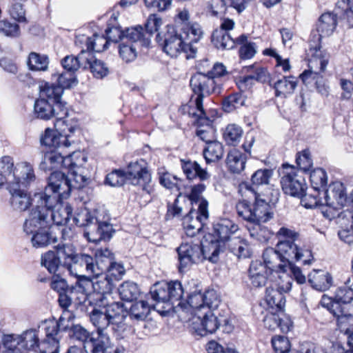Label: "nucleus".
<instances>
[{"mask_svg": "<svg viewBox=\"0 0 353 353\" xmlns=\"http://www.w3.org/2000/svg\"><path fill=\"white\" fill-rule=\"evenodd\" d=\"M188 114L194 118V124L198 128L196 134L201 140L206 143V145L210 142L214 141L213 129L211 126L212 120L206 116L204 110H195L192 108L188 110Z\"/></svg>", "mask_w": 353, "mask_h": 353, "instance_id": "23", "label": "nucleus"}, {"mask_svg": "<svg viewBox=\"0 0 353 353\" xmlns=\"http://www.w3.org/2000/svg\"><path fill=\"white\" fill-rule=\"evenodd\" d=\"M219 248L214 244L200 243L193 241L182 243L177 248L178 268L180 272L185 271L192 264L199 263L204 259L216 263Z\"/></svg>", "mask_w": 353, "mask_h": 353, "instance_id": "5", "label": "nucleus"}, {"mask_svg": "<svg viewBox=\"0 0 353 353\" xmlns=\"http://www.w3.org/2000/svg\"><path fill=\"white\" fill-rule=\"evenodd\" d=\"M144 33L141 26L128 28L124 30V41L128 43H136L137 46L141 47L145 46L148 47L150 44V37L146 34V30Z\"/></svg>", "mask_w": 353, "mask_h": 353, "instance_id": "35", "label": "nucleus"}, {"mask_svg": "<svg viewBox=\"0 0 353 353\" xmlns=\"http://www.w3.org/2000/svg\"><path fill=\"white\" fill-rule=\"evenodd\" d=\"M94 258L90 255L86 254H77L69 272L71 274L78 272L79 274L85 273L89 276H94Z\"/></svg>", "mask_w": 353, "mask_h": 353, "instance_id": "33", "label": "nucleus"}, {"mask_svg": "<svg viewBox=\"0 0 353 353\" xmlns=\"http://www.w3.org/2000/svg\"><path fill=\"white\" fill-rule=\"evenodd\" d=\"M98 296L99 298L97 297L94 299V297H91V300L92 301H98L97 303H95V305L99 307H102L111 321L123 312V304L122 303L115 301L109 303L107 298L103 299V296L100 294Z\"/></svg>", "mask_w": 353, "mask_h": 353, "instance_id": "40", "label": "nucleus"}, {"mask_svg": "<svg viewBox=\"0 0 353 353\" xmlns=\"http://www.w3.org/2000/svg\"><path fill=\"white\" fill-rule=\"evenodd\" d=\"M236 44L241 45L239 54L241 59H250L254 57L257 52L256 43L249 41L245 34H241L236 39Z\"/></svg>", "mask_w": 353, "mask_h": 353, "instance_id": "43", "label": "nucleus"}, {"mask_svg": "<svg viewBox=\"0 0 353 353\" xmlns=\"http://www.w3.org/2000/svg\"><path fill=\"white\" fill-rule=\"evenodd\" d=\"M281 282L275 284V286H269L266 288L265 300L268 306L270 312H279L283 314L285 305V296L284 293L288 292L292 288V279L288 274L280 276Z\"/></svg>", "mask_w": 353, "mask_h": 353, "instance_id": "13", "label": "nucleus"}, {"mask_svg": "<svg viewBox=\"0 0 353 353\" xmlns=\"http://www.w3.org/2000/svg\"><path fill=\"white\" fill-rule=\"evenodd\" d=\"M36 330L30 329L21 334H7L2 339L4 350L3 353H23L24 350H39L41 343Z\"/></svg>", "mask_w": 353, "mask_h": 353, "instance_id": "10", "label": "nucleus"}, {"mask_svg": "<svg viewBox=\"0 0 353 353\" xmlns=\"http://www.w3.org/2000/svg\"><path fill=\"white\" fill-rule=\"evenodd\" d=\"M63 92L61 87H59L54 83H46L41 87L40 98H43L56 105L57 103H64L61 101Z\"/></svg>", "mask_w": 353, "mask_h": 353, "instance_id": "42", "label": "nucleus"}, {"mask_svg": "<svg viewBox=\"0 0 353 353\" xmlns=\"http://www.w3.org/2000/svg\"><path fill=\"white\" fill-rule=\"evenodd\" d=\"M188 303L192 310L193 316L205 311L203 307H208L205 305V293L202 294L200 292L192 293L188 296Z\"/></svg>", "mask_w": 353, "mask_h": 353, "instance_id": "59", "label": "nucleus"}, {"mask_svg": "<svg viewBox=\"0 0 353 353\" xmlns=\"http://www.w3.org/2000/svg\"><path fill=\"white\" fill-rule=\"evenodd\" d=\"M34 110L35 115L39 119L49 120L53 117L56 118L54 127L62 132H65L64 125L68 122L65 118L68 114L65 103L56 105L43 98H39L34 103Z\"/></svg>", "mask_w": 353, "mask_h": 353, "instance_id": "11", "label": "nucleus"}, {"mask_svg": "<svg viewBox=\"0 0 353 353\" xmlns=\"http://www.w3.org/2000/svg\"><path fill=\"white\" fill-rule=\"evenodd\" d=\"M308 281L314 289L323 292L330 289L333 279L329 272L321 270H314L308 275Z\"/></svg>", "mask_w": 353, "mask_h": 353, "instance_id": "31", "label": "nucleus"}, {"mask_svg": "<svg viewBox=\"0 0 353 353\" xmlns=\"http://www.w3.org/2000/svg\"><path fill=\"white\" fill-rule=\"evenodd\" d=\"M308 56L311 58L309 60V68L307 70H305L301 75L300 78L305 84H309L313 81L315 82L321 78L320 72L325 70L328 63V54L322 51L321 46L319 43L310 44V48L307 52Z\"/></svg>", "mask_w": 353, "mask_h": 353, "instance_id": "12", "label": "nucleus"}, {"mask_svg": "<svg viewBox=\"0 0 353 353\" xmlns=\"http://www.w3.org/2000/svg\"><path fill=\"white\" fill-rule=\"evenodd\" d=\"M181 166L186 178L189 180L199 178L201 181H206L210 178V174L206 168H201L196 161L181 159Z\"/></svg>", "mask_w": 353, "mask_h": 353, "instance_id": "30", "label": "nucleus"}, {"mask_svg": "<svg viewBox=\"0 0 353 353\" xmlns=\"http://www.w3.org/2000/svg\"><path fill=\"white\" fill-rule=\"evenodd\" d=\"M245 99L241 94L235 93L226 97L222 103L223 109L225 112H230L234 109L244 105Z\"/></svg>", "mask_w": 353, "mask_h": 353, "instance_id": "61", "label": "nucleus"}, {"mask_svg": "<svg viewBox=\"0 0 353 353\" xmlns=\"http://www.w3.org/2000/svg\"><path fill=\"white\" fill-rule=\"evenodd\" d=\"M86 161V157L80 152H74L71 154L63 157L61 154V164L63 168L71 172L79 165H83Z\"/></svg>", "mask_w": 353, "mask_h": 353, "instance_id": "53", "label": "nucleus"}, {"mask_svg": "<svg viewBox=\"0 0 353 353\" xmlns=\"http://www.w3.org/2000/svg\"><path fill=\"white\" fill-rule=\"evenodd\" d=\"M61 152L54 150L46 152L41 167L46 170H52L57 168L61 164Z\"/></svg>", "mask_w": 353, "mask_h": 353, "instance_id": "60", "label": "nucleus"}, {"mask_svg": "<svg viewBox=\"0 0 353 353\" xmlns=\"http://www.w3.org/2000/svg\"><path fill=\"white\" fill-rule=\"evenodd\" d=\"M139 46L134 43L122 41L119 46V53L121 58L126 63L133 61L137 57Z\"/></svg>", "mask_w": 353, "mask_h": 353, "instance_id": "55", "label": "nucleus"}, {"mask_svg": "<svg viewBox=\"0 0 353 353\" xmlns=\"http://www.w3.org/2000/svg\"><path fill=\"white\" fill-rule=\"evenodd\" d=\"M41 264L49 272L55 274L60 267H63L55 250H49L41 255Z\"/></svg>", "mask_w": 353, "mask_h": 353, "instance_id": "51", "label": "nucleus"}, {"mask_svg": "<svg viewBox=\"0 0 353 353\" xmlns=\"http://www.w3.org/2000/svg\"><path fill=\"white\" fill-rule=\"evenodd\" d=\"M109 41L106 37L100 36L97 34H93L92 37H86L85 43L87 52L90 50L95 52H101L108 48Z\"/></svg>", "mask_w": 353, "mask_h": 353, "instance_id": "58", "label": "nucleus"}, {"mask_svg": "<svg viewBox=\"0 0 353 353\" xmlns=\"http://www.w3.org/2000/svg\"><path fill=\"white\" fill-rule=\"evenodd\" d=\"M43 228H38L32 233H27L28 234H32L31 237V242L32 246L34 248H43L48 246L51 243H56L58 238L52 234L54 230H41L37 231Z\"/></svg>", "mask_w": 353, "mask_h": 353, "instance_id": "39", "label": "nucleus"}, {"mask_svg": "<svg viewBox=\"0 0 353 353\" xmlns=\"http://www.w3.org/2000/svg\"><path fill=\"white\" fill-rule=\"evenodd\" d=\"M334 304L348 303L353 300V274L349 277L343 286L339 287L334 296Z\"/></svg>", "mask_w": 353, "mask_h": 353, "instance_id": "44", "label": "nucleus"}, {"mask_svg": "<svg viewBox=\"0 0 353 353\" xmlns=\"http://www.w3.org/2000/svg\"><path fill=\"white\" fill-rule=\"evenodd\" d=\"M185 37H183L188 44L189 50L195 53L196 50L192 47L193 43H197L203 35V31L201 26L199 23H187L186 27H183Z\"/></svg>", "mask_w": 353, "mask_h": 353, "instance_id": "48", "label": "nucleus"}, {"mask_svg": "<svg viewBox=\"0 0 353 353\" xmlns=\"http://www.w3.org/2000/svg\"><path fill=\"white\" fill-rule=\"evenodd\" d=\"M297 85V80L294 77H283L274 83L276 97L286 98L292 94Z\"/></svg>", "mask_w": 353, "mask_h": 353, "instance_id": "38", "label": "nucleus"}, {"mask_svg": "<svg viewBox=\"0 0 353 353\" xmlns=\"http://www.w3.org/2000/svg\"><path fill=\"white\" fill-rule=\"evenodd\" d=\"M325 204L327 208L322 210L324 216L332 219L336 217L335 211L347 204L345 188L341 182L332 183L328 188L324 190Z\"/></svg>", "mask_w": 353, "mask_h": 353, "instance_id": "14", "label": "nucleus"}, {"mask_svg": "<svg viewBox=\"0 0 353 353\" xmlns=\"http://www.w3.org/2000/svg\"><path fill=\"white\" fill-rule=\"evenodd\" d=\"M169 284L165 282L157 283L150 289L152 299L157 302L167 303L169 301Z\"/></svg>", "mask_w": 353, "mask_h": 353, "instance_id": "56", "label": "nucleus"}, {"mask_svg": "<svg viewBox=\"0 0 353 353\" xmlns=\"http://www.w3.org/2000/svg\"><path fill=\"white\" fill-rule=\"evenodd\" d=\"M96 278L93 280L92 288L94 292L90 294V302L97 303L98 301H92L91 297L94 299L99 298L100 294L103 296V299H106V294H110L113 289L114 282L112 278L107 276L104 273L99 276H94Z\"/></svg>", "mask_w": 353, "mask_h": 353, "instance_id": "28", "label": "nucleus"}, {"mask_svg": "<svg viewBox=\"0 0 353 353\" xmlns=\"http://www.w3.org/2000/svg\"><path fill=\"white\" fill-rule=\"evenodd\" d=\"M239 230V226L229 219H221L213 225V237L210 241H205L208 244H214L219 248L216 252V259L219 254L223 252L234 237L232 236Z\"/></svg>", "mask_w": 353, "mask_h": 353, "instance_id": "15", "label": "nucleus"}, {"mask_svg": "<svg viewBox=\"0 0 353 353\" xmlns=\"http://www.w3.org/2000/svg\"><path fill=\"white\" fill-rule=\"evenodd\" d=\"M98 210L89 211L81 209L73 217L74 223L85 228L84 236L90 241L97 243L110 240L114 232L112 225L107 221L101 220Z\"/></svg>", "mask_w": 353, "mask_h": 353, "instance_id": "4", "label": "nucleus"}, {"mask_svg": "<svg viewBox=\"0 0 353 353\" xmlns=\"http://www.w3.org/2000/svg\"><path fill=\"white\" fill-rule=\"evenodd\" d=\"M87 52L83 50L77 57L73 55L65 57L61 61L62 66L67 72L73 74L81 68L86 69V64L85 63L88 61Z\"/></svg>", "mask_w": 353, "mask_h": 353, "instance_id": "37", "label": "nucleus"}, {"mask_svg": "<svg viewBox=\"0 0 353 353\" xmlns=\"http://www.w3.org/2000/svg\"><path fill=\"white\" fill-rule=\"evenodd\" d=\"M311 185L313 191H324L327 183V176L325 171L322 168H316L312 171L310 175Z\"/></svg>", "mask_w": 353, "mask_h": 353, "instance_id": "52", "label": "nucleus"}, {"mask_svg": "<svg viewBox=\"0 0 353 353\" xmlns=\"http://www.w3.org/2000/svg\"><path fill=\"white\" fill-rule=\"evenodd\" d=\"M114 254L108 248L98 249L94 259V276L103 274L114 262Z\"/></svg>", "mask_w": 353, "mask_h": 353, "instance_id": "32", "label": "nucleus"}, {"mask_svg": "<svg viewBox=\"0 0 353 353\" xmlns=\"http://www.w3.org/2000/svg\"><path fill=\"white\" fill-rule=\"evenodd\" d=\"M9 192L11 194L10 204L15 210L23 212L26 211L32 205V199L29 193L23 188L8 185Z\"/></svg>", "mask_w": 353, "mask_h": 353, "instance_id": "26", "label": "nucleus"}, {"mask_svg": "<svg viewBox=\"0 0 353 353\" xmlns=\"http://www.w3.org/2000/svg\"><path fill=\"white\" fill-rule=\"evenodd\" d=\"M159 183L167 189L179 190L180 179L168 172L159 171Z\"/></svg>", "mask_w": 353, "mask_h": 353, "instance_id": "63", "label": "nucleus"}, {"mask_svg": "<svg viewBox=\"0 0 353 353\" xmlns=\"http://www.w3.org/2000/svg\"><path fill=\"white\" fill-rule=\"evenodd\" d=\"M89 313L90 320L92 325L97 328V336L100 339V342L108 348L110 346L111 340L108 333L106 332L110 324L113 323L108 316L106 312L102 307H99L93 305L90 312L87 310Z\"/></svg>", "mask_w": 353, "mask_h": 353, "instance_id": "18", "label": "nucleus"}, {"mask_svg": "<svg viewBox=\"0 0 353 353\" xmlns=\"http://www.w3.org/2000/svg\"><path fill=\"white\" fill-rule=\"evenodd\" d=\"M203 312L194 315L190 319V327L193 332L199 336H204L208 334H213L222 323L225 324L226 332H230L232 327L228 325V319L216 316L208 307H203Z\"/></svg>", "mask_w": 353, "mask_h": 353, "instance_id": "9", "label": "nucleus"}, {"mask_svg": "<svg viewBox=\"0 0 353 353\" xmlns=\"http://www.w3.org/2000/svg\"><path fill=\"white\" fill-rule=\"evenodd\" d=\"M65 132H62L57 128L55 130L47 128L43 135L41 138V143L50 148L60 149L61 148H68L70 143L68 141V132H73L74 127L69 125L68 122L64 125Z\"/></svg>", "mask_w": 353, "mask_h": 353, "instance_id": "22", "label": "nucleus"}, {"mask_svg": "<svg viewBox=\"0 0 353 353\" xmlns=\"http://www.w3.org/2000/svg\"><path fill=\"white\" fill-rule=\"evenodd\" d=\"M55 249L63 267L66 268L68 271L71 270L72 264L78 254L75 247L71 243H63L57 245Z\"/></svg>", "mask_w": 353, "mask_h": 353, "instance_id": "36", "label": "nucleus"}, {"mask_svg": "<svg viewBox=\"0 0 353 353\" xmlns=\"http://www.w3.org/2000/svg\"><path fill=\"white\" fill-rule=\"evenodd\" d=\"M223 145L217 141L208 143L203 150L204 159L208 164L219 161L223 158Z\"/></svg>", "mask_w": 353, "mask_h": 353, "instance_id": "41", "label": "nucleus"}, {"mask_svg": "<svg viewBox=\"0 0 353 353\" xmlns=\"http://www.w3.org/2000/svg\"><path fill=\"white\" fill-rule=\"evenodd\" d=\"M248 273L252 285L255 288H261L266 284L270 271L261 261L256 260L252 261Z\"/></svg>", "mask_w": 353, "mask_h": 353, "instance_id": "29", "label": "nucleus"}, {"mask_svg": "<svg viewBox=\"0 0 353 353\" xmlns=\"http://www.w3.org/2000/svg\"><path fill=\"white\" fill-rule=\"evenodd\" d=\"M27 64L30 70L46 71L48 68L49 59L46 54L32 52L28 55Z\"/></svg>", "mask_w": 353, "mask_h": 353, "instance_id": "50", "label": "nucleus"}, {"mask_svg": "<svg viewBox=\"0 0 353 353\" xmlns=\"http://www.w3.org/2000/svg\"><path fill=\"white\" fill-rule=\"evenodd\" d=\"M37 199L36 205L31 210L26 219L23 230L26 233H32L38 228L55 229L57 226H63L70 219L72 213L70 205L54 208L63 199L68 198L61 193L46 186L43 192L34 194Z\"/></svg>", "mask_w": 353, "mask_h": 353, "instance_id": "3", "label": "nucleus"}, {"mask_svg": "<svg viewBox=\"0 0 353 353\" xmlns=\"http://www.w3.org/2000/svg\"><path fill=\"white\" fill-rule=\"evenodd\" d=\"M312 193H306L305 194L301 195V203L303 206L305 208H314L320 207L323 210L324 203L322 202L321 199H319L318 196L319 195L320 192H315Z\"/></svg>", "mask_w": 353, "mask_h": 353, "instance_id": "62", "label": "nucleus"}, {"mask_svg": "<svg viewBox=\"0 0 353 353\" xmlns=\"http://www.w3.org/2000/svg\"><path fill=\"white\" fill-rule=\"evenodd\" d=\"M166 32L161 36L157 35V41L162 46L163 50L171 57H176L181 52L187 53L188 44L183 37L176 32L172 26H168Z\"/></svg>", "mask_w": 353, "mask_h": 353, "instance_id": "16", "label": "nucleus"}, {"mask_svg": "<svg viewBox=\"0 0 353 353\" xmlns=\"http://www.w3.org/2000/svg\"><path fill=\"white\" fill-rule=\"evenodd\" d=\"M46 338L39 347L40 353H59L60 336L57 320L53 318L45 320L41 324Z\"/></svg>", "mask_w": 353, "mask_h": 353, "instance_id": "19", "label": "nucleus"}, {"mask_svg": "<svg viewBox=\"0 0 353 353\" xmlns=\"http://www.w3.org/2000/svg\"><path fill=\"white\" fill-rule=\"evenodd\" d=\"M337 25L336 15L332 12H325L321 14L316 25V30L319 32L318 40L322 37L330 36Z\"/></svg>", "mask_w": 353, "mask_h": 353, "instance_id": "34", "label": "nucleus"}, {"mask_svg": "<svg viewBox=\"0 0 353 353\" xmlns=\"http://www.w3.org/2000/svg\"><path fill=\"white\" fill-rule=\"evenodd\" d=\"M281 184L283 192L293 196L302 195L305 185L303 178L294 170L283 174Z\"/></svg>", "mask_w": 353, "mask_h": 353, "instance_id": "25", "label": "nucleus"}, {"mask_svg": "<svg viewBox=\"0 0 353 353\" xmlns=\"http://www.w3.org/2000/svg\"><path fill=\"white\" fill-rule=\"evenodd\" d=\"M34 180L35 174L32 165L27 162H22L17 164L13 174H9L8 185H17V187L26 188Z\"/></svg>", "mask_w": 353, "mask_h": 353, "instance_id": "24", "label": "nucleus"}, {"mask_svg": "<svg viewBox=\"0 0 353 353\" xmlns=\"http://www.w3.org/2000/svg\"><path fill=\"white\" fill-rule=\"evenodd\" d=\"M126 174L128 181L139 186L141 192H138L137 199L141 205H146L152 200L154 192L153 185L151 184L152 176L148 170L146 162L143 159L135 162H131L127 167Z\"/></svg>", "mask_w": 353, "mask_h": 353, "instance_id": "6", "label": "nucleus"}, {"mask_svg": "<svg viewBox=\"0 0 353 353\" xmlns=\"http://www.w3.org/2000/svg\"><path fill=\"white\" fill-rule=\"evenodd\" d=\"M239 259L248 258L250 255L249 245L239 237L234 239L227 245V247Z\"/></svg>", "mask_w": 353, "mask_h": 353, "instance_id": "54", "label": "nucleus"}, {"mask_svg": "<svg viewBox=\"0 0 353 353\" xmlns=\"http://www.w3.org/2000/svg\"><path fill=\"white\" fill-rule=\"evenodd\" d=\"M190 87L196 97L190 101L189 110H204L203 107V98L211 94H219L222 89L221 82L214 80L207 73L197 72L191 77Z\"/></svg>", "mask_w": 353, "mask_h": 353, "instance_id": "8", "label": "nucleus"}, {"mask_svg": "<svg viewBox=\"0 0 353 353\" xmlns=\"http://www.w3.org/2000/svg\"><path fill=\"white\" fill-rule=\"evenodd\" d=\"M82 165H79L67 175L62 172L51 173L47 186L69 197L73 189H81L88 184L89 179L85 174Z\"/></svg>", "mask_w": 353, "mask_h": 353, "instance_id": "7", "label": "nucleus"}, {"mask_svg": "<svg viewBox=\"0 0 353 353\" xmlns=\"http://www.w3.org/2000/svg\"><path fill=\"white\" fill-rule=\"evenodd\" d=\"M239 193L243 199L236 205L237 214L248 222L247 229L252 238L265 242L272 235V232L261 225L273 218L274 208L279 199V190L269 187L265 193H259L248 183L239 185Z\"/></svg>", "mask_w": 353, "mask_h": 353, "instance_id": "1", "label": "nucleus"}, {"mask_svg": "<svg viewBox=\"0 0 353 353\" xmlns=\"http://www.w3.org/2000/svg\"><path fill=\"white\" fill-rule=\"evenodd\" d=\"M233 20L224 18L221 19L219 28L215 29L212 34L211 41L213 45L220 50H230L236 45V39L232 38L229 31L234 28Z\"/></svg>", "mask_w": 353, "mask_h": 353, "instance_id": "21", "label": "nucleus"}, {"mask_svg": "<svg viewBox=\"0 0 353 353\" xmlns=\"http://www.w3.org/2000/svg\"><path fill=\"white\" fill-rule=\"evenodd\" d=\"M70 332L72 338L83 343V348L87 352L106 353L107 349L94 332L90 333L80 325H73Z\"/></svg>", "mask_w": 353, "mask_h": 353, "instance_id": "20", "label": "nucleus"}, {"mask_svg": "<svg viewBox=\"0 0 353 353\" xmlns=\"http://www.w3.org/2000/svg\"><path fill=\"white\" fill-rule=\"evenodd\" d=\"M121 299L125 301H133L140 295V290L137 284L130 281L123 282L118 288Z\"/></svg>", "mask_w": 353, "mask_h": 353, "instance_id": "49", "label": "nucleus"}, {"mask_svg": "<svg viewBox=\"0 0 353 353\" xmlns=\"http://www.w3.org/2000/svg\"><path fill=\"white\" fill-rule=\"evenodd\" d=\"M243 134L242 128L236 124L228 125L223 132V138L228 145H235L241 140Z\"/></svg>", "mask_w": 353, "mask_h": 353, "instance_id": "57", "label": "nucleus"}, {"mask_svg": "<svg viewBox=\"0 0 353 353\" xmlns=\"http://www.w3.org/2000/svg\"><path fill=\"white\" fill-rule=\"evenodd\" d=\"M245 158L242 153L236 149L230 150L226 159V164L233 173L241 172L245 168Z\"/></svg>", "mask_w": 353, "mask_h": 353, "instance_id": "47", "label": "nucleus"}, {"mask_svg": "<svg viewBox=\"0 0 353 353\" xmlns=\"http://www.w3.org/2000/svg\"><path fill=\"white\" fill-rule=\"evenodd\" d=\"M150 313V307L147 301H139L132 304L128 314L134 321H144Z\"/></svg>", "mask_w": 353, "mask_h": 353, "instance_id": "45", "label": "nucleus"}, {"mask_svg": "<svg viewBox=\"0 0 353 353\" xmlns=\"http://www.w3.org/2000/svg\"><path fill=\"white\" fill-rule=\"evenodd\" d=\"M128 181L126 172L121 170H115L109 173L105 178L107 184L115 187L123 185Z\"/></svg>", "mask_w": 353, "mask_h": 353, "instance_id": "64", "label": "nucleus"}, {"mask_svg": "<svg viewBox=\"0 0 353 353\" xmlns=\"http://www.w3.org/2000/svg\"><path fill=\"white\" fill-rule=\"evenodd\" d=\"M88 61H85L86 69L90 68L93 76L97 79H102L105 77L108 72V68L105 63L101 60L97 59L90 52H87Z\"/></svg>", "mask_w": 353, "mask_h": 353, "instance_id": "46", "label": "nucleus"}, {"mask_svg": "<svg viewBox=\"0 0 353 353\" xmlns=\"http://www.w3.org/2000/svg\"><path fill=\"white\" fill-rule=\"evenodd\" d=\"M331 312L336 319L339 330L347 336L352 334L353 332V315L338 303L332 305Z\"/></svg>", "mask_w": 353, "mask_h": 353, "instance_id": "27", "label": "nucleus"}, {"mask_svg": "<svg viewBox=\"0 0 353 353\" xmlns=\"http://www.w3.org/2000/svg\"><path fill=\"white\" fill-rule=\"evenodd\" d=\"M279 239L276 248H268L263 254V265L270 271L285 272L288 265L302 261L303 265H310L314 256L310 248L305 246L301 235L294 230L281 227L276 233Z\"/></svg>", "mask_w": 353, "mask_h": 353, "instance_id": "2", "label": "nucleus"}, {"mask_svg": "<svg viewBox=\"0 0 353 353\" xmlns=\"http://www.w3.org/2000/svg\"><path fill=\"white\" fill-rule=\"evenodd\" d=\"M208 202L202 200L199 204L198 210H191L183 219V227L189 236H194L202 229L205 221L209 216Z\"/></svg>", "mask_w": 353, "mask_h": 353, "instance_id": "17", "label": "nucleus"}]
</instances>
